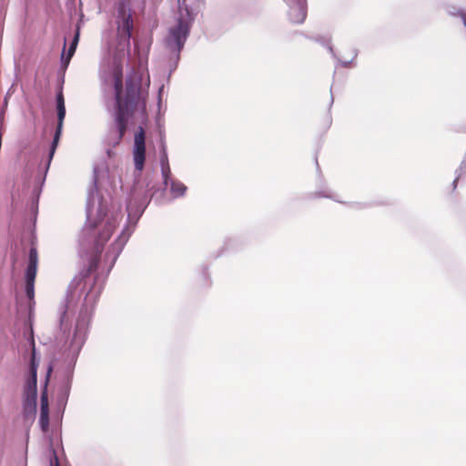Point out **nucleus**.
<instances>
[{
    "label": "nucleus",
    "instance_id": "obj_1",
    "mask_svg": "<svg viewBox=\"0 0 466 466\" xmlns=\"http://www.w3.org/2000/svg\"><path fill=\"white\" fill-rule=\"evenodd\" d=\"M115 105L113 122L106 137V143L111 147H117L129 124L135 119L145 120L147 115V101L142 94L141 79L137 74L129 75L123 86V67L116 65L113 70Z\"/></svg>",
    "mask_w": 466,
    "mask_h": 466
},
{
    "label": "nucleus",
    "instance_id": "obj_2",
    "mask_svg": "<svg viewBox=\"0 0 466 466\" xmlns=\"http://www.w3.org/2000/svg\"><path fill=\"white\" fill-rule=\"evenodd\" d=\"M190 30V23L186 19L179 18L177 24L171 27L167 45L169 49L179 53L184 46Z\"/></svg>",
    "mask_w": 466,
    "mask_h": 466
},
{
    "label": "nucleus",
    "instance_id": "obj_3",
    "mask_svg": "<svg viewBox=\"0 0 466 466\" xmlns=\"http://www.w3.org/2000/svg\"><path fill=\"white\" fill-rule=\"evenodd\" d=\"M38 253L35 247H31L28 255V265L25 270V293L30 300L35 297V281L37 272Z\"/></svg>",
    "mask_w": 466,
    "mask_h": 466
},
{
    "label": "nucleus",
    "instance_id": "obj_4",
    "mask_svg": "<svg viewBox=\"0 0 466 466\" xmlns=\"http://www.w3.org/2000/svg\"><path fill=\"white\" fill-rule=\"evenodd\" d=\"M133 29V18L130 12H127L124 8L119 11V19L117 21V37L119 45L123 43L124 46L129 50L131 31Z\"/></svg>",
    "mask_w": 466,
    "mask_h": 466
},
{
    "label": "nucleus",
    "instance_id": "obj_5",
    "mask_svg": "<svg viewBox=\"0 0 466 466\" xmlns=\"http://www.w3.org/2000/svg\"><path fill=\"white\" fill-rule=\"evenodd\" d=\"M146 134L142 127H139L138 130L135 134L134 138V164L136 169L141 171L144 168L146 160Z\"/></svg>",
    "mask_w": 466,
    "mask_h": 466
},
{
    "label": "nucleus",
    "instance_id": "obj_6",
    "mask_svg": "<svg viewBox=\"0 0 466 466\" xmlns=\"http://www.w3.org/2000/svg\"><path fill=\"white\" fill-rule=\"evenodd\" d=\"M116 228V222L115 219H108L103 227V229L99 232L96 238V248L97 251H101L105 243H106L111 238L114 230Z\"/></svg>",
    "mask_w": 466,
    "mask_h": 466
},
{
    "label": "nucleus",
    "instance_id": "obj_7",
    "mask_svg": "<svg viewBox=\"0 0 466 466\" xmlns=\"http://www.w3.org/2000/svg\"><path fill=\"white\" fill-rule=\"evenodd\" d=\"M40 424L43 431H46L49 425L48 402L46 393L41 396Z\"/></svg>",
    "mask_w": 466,
    "mask_h": 466
},
{
    "label": "nucleus",
    "instance_id": "obj_8",
    "mask_svg": "<svg viewBox=\"0 0 466 466\" xmlns=\"http://www.w3.org/2000/svg\"><path fill=\"white\" fill-rule=\"evenodd\" d=\"M65 116H66V111L65 112H57L58 123H57L56 130L54 139L52 142V147H51V150H50V157H53V155L56 151V148L57 147L58 141H59V138L61 136L62 128H63V123H64Z\"/></svg>",
    "mask_w": 466,
    "mask_h": 466
},
{
    "label": "nucleus",
    "instance_id": "obj_9",
    "mask_svg": "<svg viewBox=\"0 0 466 466\" xmlns=\"http://www.w3.org/2000/svg\"><path fill=\"white\" fill-rule=\"evenodd\" d=\"M289 16L294 23H302L306 18V10L300 5H297L291 7Z\"/></svg>",
    "mask_w": 466,
    "mask_h": 466
},
{
    "label": "nucleus",
    "instance_id": "obj_10",
    "mask_svg": "<svg viewBox=\"0 0 466 466\" xmlns=\"http://www.w3.org/2000/svg\"><path fill=\"white\" fill-rule=\"evenodd\" d=\"M32 358H31V365H30V372H31V383L34 389H36V371H37V363L35 361V340L32 339Z\"/></svg>",
    "mask_w": 466,
    "mask_h": 466
},
{
    "label": "nucleus",
    "instance_id": "obj_11",
    "mask_svg": "<svg viewBox=\"0 0 466 466\" xmlns=\"http://www.w3.org/2000/svg\"><path fill=\"white\" fill-rule=\"evenodd\" d=\"M186 190H187V187L183 183H181L179 181H172L171 192L176 197L183 196L185 194Z\"/></svg>",
    "mask_w": 466,
    "mask_h": 466
},
{
    "label": "nucleus",
    "instance_id": "obj_12",
    "mask_svg": "<svg viewBox=\"0 0 466 466\" xmlns=\"http://www.w3.org/2000/svg\"><path fill=\"white\" fill-rule=\"evenodd\" d=\"M161 169L164 177V183L167 185V180L169 178V176L171 175V170L166 156L161 159Z\"/></svg>",
    "mask_w": 466,
    "mask_h": 466
},
{
    "label": "nucleus",
    "instance_id": "obj_13",
    "mask_svg": "<svg viewBox=\"0 0 466 466\" xmlns=\"http://www.w3.org/2000/svg\"><path fill=\"white\" fill-rule=\"evenodd\" d=\"M77 42H78V34L76 35V36L74 37V40L67 51V56H66V66L68 65L71 57L74 56L75 54V51H76V45H77Z\"/></svg>",
    "mask_w": 466,
    "mask_h": 466
},
{
    "label": "nucleus",
    "instance_id": "obj_14",
    "mask_svg": "<svg viewBox=\"0 0 466 466\" xmlns=\"http://www.w3.org/2000/svg\"><path fill=\"white\" fill-rule=\"evenodd\" d=\"M56 109L57 112H65L66 111V106H65V98L62 90L58 92L56 95Z\"/></svg>",
    "mask_w": 466,
    "mask_h": 466
},
{
    "label": "nucleus",
    "instance_id": "obj_15",
    "mask_svg": "<svg viewBox=\"0 0 466 466\" xmlns=\"http://www.w3.org/2000/svg\"><path fill=\"white\" fill-rule=\"evenodd\" d=\"M97 227V222H90L89 223V228L90 229H94Z\"/></svg>",
    "mask_w": 466,
    "mask_h": 466
},
{
    "label": "nucleus",
    "instance_id": "obj_16",
    "mask_svg": "<svg viewBox=\"0 0 466 466\" xmlns=\"http://www.w3.org/2000/svg\"><path fill=\"white\" fill-rule=\"evenodd\" d=\"M52 372V366H49L48 370H47V377H46V380H48V378L50 376V373Z\"/></svg>",
    "mask_w": 466,
    "mask_h": 466
},
{
    "label": "nucleus",
    "instance_id": "obj_17",
    "mask_svg": "<svg viewBox=\"0 0 466 466\" xmlns=\"http://www.w3.org/2000/svg\"><path fill=\"white\" fill-rule=\"evenodd\" d=\"M461 18H462V20H463V24H464V25L466 26V14H464V13H463V14H461Z\"/></svg>",
    "mask_w": 466,
    "mask_h": 466
},
{
    "label": "nucleus",
    "instance_id": "obj_18",
    "mask_svg": "<svg viewBox=\"0 0 466 466\" xmlns=\"http://www.w3.org/2000/svg\"><path fill=\"white\" fill-rule=\"evenodd\" d=\"M113 154H114V153L112 152V150H111V149H108V150H107V155H108V157H111L113 156Z\"/></svg>",
    "mask_w": 466,
    "mask_h": 466
},
{
    "label": "nucleus",
    "instance_id": "obj_19",
    "mask_svg": "<svg viewBox=\"0 0 466 466\" xmlns=\"http://www.w3.org/2000/svg\"><path fill=\"white\" fill-rule=\"evenodd\" d=\"M56 466H59L58 464H56Z\"/></svg>",
    "mask_w": 466,
    "mask_h": 466
}]
</instances>
